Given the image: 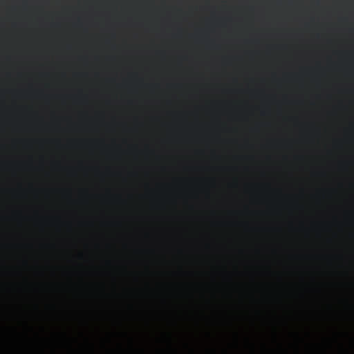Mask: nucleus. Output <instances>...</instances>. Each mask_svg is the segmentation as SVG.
<instances>
[{"label":"nucleus","mask_w":354,"mask_h":354,"mask_svg":"<svg viewBox=\"0 0 354 354\" xmlns=\"http://www.w3.org/2000/svg\"><path fill=\"white\" fill-rule=\"evenodd\" d=\"M292 350L288 351L287 348H279L276 350L266 348L265 345H261L259 351H256L254 346H248L247 351L240 350L237 345L230 346L229 348H222L220 351L214 348H206L203 351H198L196 348H191L187 345L184 346L185 351H178L176 348H171L169 346L167 350L162 348H156L155 351H149L143 348H133L131 346L128 348H122L118 346V349L112 350L111 354H354L346 348L340 346L337 353H334L330 351L331 348H308L305 351H301L298 348V346H292Z\"/></svg>","instance_id":"f257e3e1"}]
</instances>
